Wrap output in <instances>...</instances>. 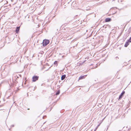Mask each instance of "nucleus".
Here are the masks:
<instances>
[{
    "label": "nucleus",
    "instance_id": "2eb2a0df",
    "mask_svg": "<svg viewBox=\"0 0 131 131\" xmlns=\"http://www.w3.org/2000/svg\"><path fill=\"white\" fill-rule=\"evenodd\" d=\"M96 130V129H95V130H94V131H95Z\"/></svg>",
    "mask_w": 131,
    "mask_h": 131
},
{
    "label": "nucleus",
    "instance_id": "ddd939ff",
    "mask_svg": "<svg viewBox=\"0 0 131 131\" xmlns=\"http://www.w3.org/2000/svg\"><path fill=\"white\" fill-rule=\"evenodd\" d=\"M100 124H99V125H98V126H97V127H98L100 126Z\"/></svg>",
    "mask_w": 131,
    "mask_h": 131
},
{
    "label": "nucleus",
    "instance_id": "a211bd4d",
    "mask_svg": "<svg viewBox=\"0 0 131 131\" xmlns=\"http://www.w3.org/2000/svg\"><path fill=\"white\" fill-rule=\"evenodd\" d=\"M29 108L28 109V110H29Z\"/></svg>",
    "mask_w": 131,
    "mask_h": 131
},
{
    "label": "nucleus",
    "instance_id": "1a4fd4ad",
    "mask_svg": "<svg viewBox=\"0 0 131 131\" xmlns=\"http://www.w3.org/2000/svg\"><path fill=\"white\" fill-rule=\"evenodd\" d=\"M54 64L55 65H56V66H57L58 65L57 61H55L54 62Z\"/></svg>",
    "mask_w": 131,
    "mask_h": 131
},
{
    "label": "nucleus",
    "instance_id": "423d86ee",
    "mask_svg": "<svg viewBox=\"0 0 131 131\" xmlns=\"http://www.w3.org/2000/svg\"><path fill=\"white\" fill-rule=\"evenodd\" d=\"M66 77V75H63L61 77V80H62L64 79Z\"/></svg>",
    "mask_w": 131,
    "mask_h": 131
},
{
    "label": "nucleus",
    "instance_id": "f257e3e1",
    "mask_svg": "<svg viewBox=\"0 0 131 131\" xmlns=\"http://www.w3.org/2000/svg\"><path fill=\"white\" fill-rule=\"evenodd\" d=\"M49 41L48 40H44L42 42L43 46L44 47L46 46L49 43Z\"/></svg>",
    "mask_w": 131,
    "mask_h": 131
},
{
    "label": "nucleus",
    "instance_id": "39448f33",
    "mask_svg": "<svg viewBox=\"0 0 131 131\" xmlns=\"http://www.w3.org/2000/svg\"><path fill=\"white\" fill-rule=\"evenodd\" d=\"M111 20V19L110 18H106L105 19V21L106 22H109Z\"/></svg>",
    "mask_w": 131,
    "mask_h": 131
},
{
    "label": "nucleus",
    "instance_id": "4468645a",
    "mask_svg": "<svg viewBox=\"0 0 131 131\" xmlns=\"http://www.w3.org/2000/svg\"><path fill=\"white\" fill-rule=\"evenodd\" d=\"M116 58H118H118L117 57H116Z\"/></svg>",
    "mask_w": 131,
    "mask_h": 131
},
{
    "label": "nucleus",
    "instance_id": "f03ea898",
    "mask_svg": "<svg viewBox=\"0 0 131 131\" xmlns=\"http://www.w3.org/2000/svg\"><path fill=\"white\" fill-rule=\"evenodd\" d=\"M39 77L37 76L34 75L32 77V81L34 82L36 81L37 80H38V79Z\"/></svg>",
    "mask_w": 131,
    "mask_h": 131
},
{
    "label": "nucleus",
    "instance_id": "20e7f679",
    "mask_svg": "<svg viewBox=\"0 0 131 131\" xmlns=\"http://www.w3.org/2000/svg\"><path fill=\"white\" fill-rule=\"evenodd\" d=\"M129 42H130L127 40V41L126 42L124 46L125 47H127L128 46L129 44Z\"/></svg>",
    "mask_w": 131,
    "mask_h": 131
},
{
    "label": "nucleus",
    "instance_id": "7ed1b4c3",
    "mask_svg": "<svg viewBox=\"0 0 131 131\" xmlns=\"http://www.w3.org/2000/svg\"><path fill=\"white\" fill-rule=\"evenodd\" d=\"M125 93V92L124 91H123L119 96V99H121L123 97V96L124 94Z\"/></svg>",
    "mask_w": 131,
    "mask_h": 131
},
{
    "label": "nucleus",
    "instance_id": "6e6552de",
    "mask_svg": "<svg viewBox=\"0 0 131 131\" xmlns=\"http://www.w3.org/2000/svg\"><path fill=\"white\" fill-rule=\"evenodd\" d=\"M86 75L80 76L79 78V79H84V77Z\"/></svg>",
    "mask_w": 131,
    "mask_h": 131
},
{
    "label": "nucleus",
    "instance_id": "f3484780",
    "mask_svg": "<svg viewBox=\"0 0 131 131\" xmlns=\"http://www.w3.org/2000/svg\"><path fill=\"white\" fill-rule=\"evenodd\" d=\"M36 88V87H35V88Z\"/></svg>",
    "mask_w": 131,
    "mask_h": 131
},
{
    "label": "nucleus",
    "instance_id": "9d476101",
    "mask_svg": "<svg viewBox=\"0 0 131 131\" xmlns=\"http://www.w3.org/2000/svg\"><path fill=\"white\" fill-rule=\"evenodd\" d=\"M59 93H60L59 91H58L56 93V95H58L59 94Z\"/></svg>",
    "mask_w": 131,
    "mask_h": 131
},
{
    "label": "nucleus",
    "instance_id": "0eeeda50",
    "mask_svg": "<svg viewBox=\"0 0 131 131\" xmlns=\"http://www.w3.org/2000/svg\"><path fill=\"white\" fill-rule=\"evenodd\" d=\"M20 29V27H17L16 30V33H18V32L19 31Z\"/></svg>",
    "mask_w": 131,
    "mask_h": 131
},
{
    "label": "nucleus",
    "instance_id": "9b49d317",
    "mask_svg": "<svg viewBox=\"0 0 131 131\" xmlns=\"http://www.w3.org/2000/svg\"><path fill=\"white\" fill-rule=\"evenodd\" d=\"M128 41L129 42H131V37L128 40Z\"/></svg>",
    "mask_w": 131,
    "mask_h": 131
},
{
    "label": "nucleus",
    "instance_id": "f8f14e48",
    "mask_svg": "<svg viewBox=\"0 0 131 131\" xmlns=\"http://www.w3.org/2000/svg\"><path fill=\"white\" fill-rule=\"evenodd\" d=\"M98 127H97H97L96 128H95V129H96H96H97V128H98Z\"/></svg>",
    "mask_w": 131,
    "mask_h": 131
},
{
    "label": "nucleus",
    "instance_id": "dca6fc26",
    "mask_svg": "<svg viewBox=\"0 0 131 131\" xmlns=\"http://www.w3.org/2000/svg\"><path fill=\"white\" fill-rule=\"evenodd\" d=\"M96 130V129H95V130H94V131H95Z\"/></svg>",
    "mask_w": 131,
    "mask_h": 131
}]
</instances>
